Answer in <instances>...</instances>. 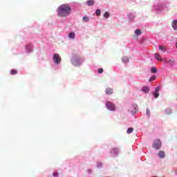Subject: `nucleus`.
Listing matches in <instances>:
<instances>
[{
    "instance_id": "obj_1",
    "label": "nucleus",
    "mask_w": 177,
    "mask_h": 177,
    "mask_svg": "<svg viewBox=\"0 0 177 177\" xmlns=\"http://www.w3.org/2000/svg\"><path fill=\"white\" fill-rule=\"evenodd\" d=\"M57 13L59 17H67L71 13V7L68 4H62L58 7Z\"/></svg>"
},
{
    "instance_id": "obj_2",
    "label": "nucleus",
    "mask_w": 177,
    "mask_h": 177,
    "mask_svg": "<svg viewBox=\"0 0 177 177\" xmlns=\"http://www.w3.org/2000/svg\"><path fill=\"white\" fill-rule=\"evenodd\" d=\"M72 64L73 66H81L82 64V59L81 58H73L72 59Z\"/></svg>"
},
{
    "instance_id": "obj_3",
    "label": "nucleus",
    "mask_w": 177,
    "mask_h": 177,
    "mask_svg": "<svg viewBox=\"0 0 177 177\" xmlns=\"http://www.w3.org/2000/svg\"><path fill=\"white\" fill-rule=\"evenodd\" d=\"M106 107L111 111H115V105L110 101H107L106 103Z\"/></svg>"
},
{
    "instance_id": "obj_4",
    "label": "nucleus",
    "mask_w": 177,
    "mask_h": 177,
    "mask_svg": "<svg viewBox=\"0 0 177 177\" xmlns=\"http://www.w3.org/2000/svg\"><path fill=\"white\" fill-rule=\"evenodd\" d=\"M153 147L156 150H159L161 148V140L159 139L156 140L153 142Z\"/></svg>"
},
{
    "instance_id": "obj_5",
    "label": "nucleus",
    "mask_w": 177,
    "mask_h": 177,
    "mask_svg": "<svg viewBox=\"0 0 177 177\" xmlns=\"http://www.w3.org/2000/svg\"><path fill=\"white\" fill-rule=\"evenodd\" d=\"M53 61L55 64H59L62 62V57H60V55L59 54H55L53 55Z\"/></svg>"
},
{
    "instance_id": "obj_6",
    "label": "nucleus",
    "mask_w": 177,
    "mask_h": 177,
    "mask_svg": "<svg viewBox=\"0 0 177 177\" xmlns=\"http://www.w3.org/2000/svg\"><path fill=\"white\" fill-rule=\"evenodd\" d=\"M165 63L170 64V66H174V64H175V59H165Z\"/></svg>"
},
{
    "instance_id": "obj_7",
    "label": "nucleus",
    "mask_w": 177,
    "mask_h": 177,
    "mask_svg": "<svg viewBox=\"0 0 177 177\" xmlns=\"http://www.w3.org/2000/svg\"><path fill=\"white\" fill-rule=\"evenodd\" d=\"M142 92H143L144 93H149V92H150V88L144 86L142 88Z\"/></svg>"
},
{
    "instance_id": "obj_8",
    "label": "nucleus",
    "mask_w": 177,
    "mask_h": 177,
    "mask_svg": "<svg viewBox=\"0 0 177 177\" xmlns=\"http://www.w3.org/2000/svg\"><path fill=\"white\" fill-rule=\"evenodd\" d=\"M158 157L160 158H165V152L164 151H160L158 153Z\"/></svg>"
},
{
    "instance_id": "obj_9",
    "label": "nucleus",
    "mask_w": 177,
    "mask_h": 177,
    "mask_svg": "<svg viewBox=\"0 0 177 177\" xmlns=\"http://www.w3.org/2000/svg\"><path fill=\"white\" fill-rule=\"evenodd\" d=\"M105 93H106V95H112L113 93V88L108 87L106 91H105Z\"/></svg>"
},
{
    "instance_id": "obj_10",
    "label": "nucleus",
    "mask_w": 177,
    "mask_h": 177,
    "mask_svg": "<svg viewBox=\"0 0 177 177\" xmlns=\"http://www.w3.org/2000/svg\"><path fill=\"white\" fill-rule=\"evenodd\" d=\"M155 59L158 60V62H162V59H161V55L158 53L155 54Z\"/></svg>"
},
{
    "instance_id": "obj_11",
    "label": "nucleus",
    "mask_w": 177,
    "mask_h": 177,
    "mask_svg": "<svg viewBox=\"0 0 177 177\" xmlns=\"http://www.w3.org/2000/svg\"><path fill=\"white\" fill-rule=\"evenodd\" d=\"M171 26H172V28H174V30H177V21L174 20L172 21Z\"/></svg>"
},
{
    "instance_id": "obj_12",
    "label": "nucleus",
    "mask_w": 177,
    "mask_h": 177,
    "mask_svg": "<svg viewBox=\"0 0 177 177\" xmlns=\"http://www.w3.org/2000/svg\"><path fill=\"white\" fill-rule=\"evenodd\" d=\"M95 4V0H88L87 5L88 6H93Z\"/></svg>"
},
{
    "instance_id": "obj_13",
    "label": "nucleus",
    "mask_w": 177,
    "mask_h": 177,
    "mask_svg": "<svg viewBox=\"0 0 177 177\" xmlns=\"http://www.w3.org/2000/svg\"><path fill=\"white\" fill-rule=\"evenodd\" d=\"M68 38H71V39H74L75 38V33L74 32H71L68 34Z\"/></svg>"
},
{
    "instance_id": "obj_14",
    "label": "nucleus",
    "mask_w": 177,
    "mask_h": 177,
    "mask_svg": "<svg viewBox=\"0 0 177 177\" xmlns=\"http://www.w3.org/2000/svg\"><path fill=\"white\" fill-rule=\"evenodd\" d=\"M159 50H161V52H167V47H165V46H159Z\"/></svg>"
},
{
    "instance_id": "obj_15",
    "label": "nucleus",
    "mask_w": 177,
    "mask_h": 177,
    "mask_svg": "<svg viewBox=\"0 0 177 177\" xmlns=\"http://www.w3.org/2000/svg\"><path fill=\"white\" fill-rule=\"evenodd\" d=\"M122 62L123 63H129V58H128L127 57H123L122 58Z\"/></svg>"
},
{
    "instance_id": "obj_16",
    "label": "nucleus",
    "mask_w": 177,
    "mask_h": 177,
    "mask_svg": "<svg viewBox=\"0 0 177 177\" xmlns=\"http://www.w3.org/2000/svg\"><path fill=\"white\" fill-rule=\"evenodd\" d=\"M136 35H140L142 34V31H140V29H137L135 30Z\"/></svg>"
},
{
    "instance_id": "obj_17",
    "label": "nucleus",
    "mask_w": 177,
    "mask_h": 177,
    "mask_svg": "<svg viewBox=\"0 0 177 177\" xmlns=\"http://www.w3.org/2000/svg\"><path fill=\"white\" fill-rule=\"evenodd\" d=\"M100 13H102V10L100 9H97L95 11L96 16H100Z\"/></svg>"
},
{
    "instance_id": "obj_18",
    "label": "nucleus",
    "mask_w": 177,
    "mask_h": 177,
    "mask_svg": "<svg viewBox=\"0 0 177 177\" xmlns=\"http://www.w3.org/2000/svg\"><path fill=\"white\" fill-rule=\"evenodd\" d=\"M104 17H105V19H109V17H110V13H109V12H105Z\"/></svg>"
},
{
    "instance_id": "obj_19",
    "label": "nucleus",
    "mask_w": 177,
    "mask_h": 177,
    "mask_svg": "<svg viewBox=\"0 0 177 177\" xmlns=\"http://www.w3.org/2000/svg\"><path fill=\"white\" fill-rule=\"evenodd\" d=\"M151 72L153 73V74H155L156 73H157V68L156 67H153L151 68Z\"/></svg>"
},
{
    "instance_id": "obj_20",
    "label": "nucleus",
    "mask_w": 177,
    "mask_h": 177,
    "mask_svg": "<svg viewBox=\"0 0 177 177\" xmlns=\"http://www.w3.org/2000/svg\"><path fill=\"white\" fill-rule=\"evenodd\" d=\"M10 74H12V75H16V74H17V71L15 69H12L10 71Z\"/></svg>"
},
{
    "instance_id": "obj_21",
    "label": "nucleus",
    "mask_w": 177,
    "mask_h": 177,
    "mask_svg": "<svg viewBox=\"0 0 177 177\" xmlns=\"http://www.w3.org/2000/svg\"><path fill=\"white\" fill-rule=\"evenodd\" d=\"M153 96H154L155 99H157V98H158V96H160V93H158V92H157V91H155L153 93Z\"/></svg>"
},
{
    "instance_id": "obj_22",
    "label": "nucleus",
    "mask_w": 177,
    "mask_h": 177,
    "mask_svg": "<svg viewBox=\"0 0 177 177\" xmlns=\"http://www.w3.org/2000/svg\"><path fill=\"white\" fill-rule=\"evenodd\" d=\"M127 133H132L133 132V128H132V127H130V128H129L128 129H127Z\"/></svg>"
},
{
    "instance_id": "obj_23",
    "label": "nucleus",
    "mask_w": 177,
    "mask_h": 177,
    "mask_svg": "<svg viewBox=\"0 0 177 177\" xmlns=\"http://www.w3.org/2000/svg\"><path fill=\"white\" fill-rule=\"evenodd\" d=\"M83 21L88 23V21H89V18H88V17H83Z\"/></svg>"
},
{
    "instance_id": "obj_24",
    "label": "nucleus",
    "mask_w": 177,
    "mask_h": 177,
    "mask_svg": "<svg viewBox=\"0 0 177 177\" xmlns=\"http://www.w3.org/2000/svg\"><path fill=\"white\" fill-rule=\"evenodd\" d=\"M154 80H156V76H152V77H151V78L149 79V82L154 81Z\"/></svg>"
},
{
    "instance_id": "obj_25",
    "label": "nucleus",
    "mask_w": 177,
    "mask_h": 177,
    "mask_svg": "<svg viewBox=\"0 0 177 177\" xmlns=\"http://www.w3.org/2000/svg\"><path fill=\"white\" fill-rule=\"evenodd\" d=\"M98 73H99V74H102V73H103V68H100L98 69Z\"/></svg>"
},
{
    "instance_id": "obj_26",
    "label": "nucleus",
    "mask_w": 177,
    "mask_h": 177,
    "mask_svg": "<svg viewBox=\"0 0 177 177\" xmlns=\"http://www.w3.org/2000/svg\"><path fill=\"white\" fill-rule=\"evenodd\" d=\"M166 113H167V114H171V113H172V112L171 111V109H167Z\"/></svg>"
},
{
    "instance_id": "obj_27",
    "label": "nucleus",
    "mask_w": 177,
    "mask_h": 177,
    "mask_svg": "<svg viewBox=\"0 0 177 177\" xmlns=\"http://www.w3.org/2000/svg\"><path fill=\"white\" fill-rule=\"evenodd\" d=\"M158 91H160V86L156 88L155 92H158Z\"/></svg>"
},
{
    "instance_id": "obj_28",
    "label": "nucleus",
    "mask_w": 177,
    "mask_h": 177,
    "mask_svg": "<svg viewBox=\"0 0 177 177\" xmlns=\"http://www.w3.org/2000/svg\"><path fill=\"white\" fill-rule=\"evenodd\" d=\"M113 150V151H115V153H118V149L114 148Z\"/></svg>"
},
{
    "instance_id": "obj_29",
    "label": "nucleus",
    "mask_w": 177,
    "mask_h": 177,
    "mask_svg": "<svg viewBox=\"0 0 177 177\" xmlns=\"http://www.w3.org/2000/svg\"><path fill=\"white\" fill-rule=\"evenodd\" d=\"M53 176L57 177V176H59V174L58 173H54Z\"/></svg>"
},
{
    "instance_id": "obj_30",
    "label": "nucleus",
    "mask_w": 177,
    "mask_h": 177,
    "mask_svg": "<svg viewBox=\"0 0 177 177\" xmlns=\"http://www.w3.org/2000/svg\"><path fill=\"white\" fill-rule=\"evenodd\" d=\"M147 114L148 115H149V114H150V111H149V109H147Z\"/></svg>"
},
{
    "instance_id": "obj_31",
    "label": "nucleus",
    "mask_w": 177,
    "mask_h": 177,
    "mask_svg": "<svg viewBox=\"0 0 177 177\" xmlns=\"http://www.w3.org/2000/svg\"><path fill=\"white\" fill-rule=\"evenodd\" d=\"M176 47L177 48V42H176Z\"/></svg>"
}]
</instances>
